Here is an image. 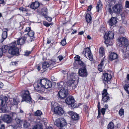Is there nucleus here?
I'll list each match as a JSON object with an SVG mask.
<instances>
[{"label": "nucleus", "instance_id": "1", "mask_svg": "<svg viewBox=\"0 0 129 129\" xmlns=\"http://www.w3.org/2000/svg\"><path fill=\"white\" fill-rule=\"evenodd\" d=\"M52 86V84L51 82L45 79L38 80L34 84L35 90L40 92H44V88H51Z\"/></svg>", "mask_w": 129, "mask_h": 129}, {"label": "nucleus", "instance_id": "2", "mask_svg": "<svg viewBox=\"0 0 129 129\" xmlns=\"http://www.w3.org/2000/svg\"><path fill=\"white\" fill-rule=\"evenodd\" d=\"M118 41L119 44L120 46H123L124 48L121 51L124 53H125L128 50L127 49L129 42L127 39L124 37H119L118 39Z\"/></svg>", "mask_w": 129, "mask_h": 129}, {"label": "nucleus", "instance_id": "3", "mask_svg": "<svg viewBox=\"0 0 129 129\" xmlns=\"http://www.w3.org/2000/svg\"><path fill=\"white\" fill-rule=\"evenodd\" d=\"M8 53L12 55L18 56L19 55V49L17 46L15 41L12 43L11 46L9 48Z\"/></svg>", "mask_w": 129, "mask_h": 129}, {"label": "nucleus", "instance_id": "4", "mask_svg": "<svg viewBox=\"0 0 129 129\" xmlns=\"http://www.w3.org/2000/svg\"><path fill=\"white\" fill-rule=\"evenodd\" d=\"M8 99L6 96L0 97V110H1L2 112L4 113L7 111L6 103Z\"/></svg>", "mask_w": 129, "mask_h": 129}, {"label": "nucleus", "instance_id": "5", "mask_svg": "<svg viewBox=\"0 0 129 129\" xmlns=\"http://www.w3.org/2000/svg\"><path fill=\"white\" fill-rule=\"evenodd\" d=\"M122 8L121 4H118L115 5L112 8H109L108 9V11L111 15H112L114 13L117 14L119 13L122 11Z\"/></svg>", "mask_w": 129, "mask_h": 129}, {"label": "nucleus", "instance_id": "6", "mask_svg": "<svg viewBox=\"0 0 129 129\" xmlns=\"http://www.w3.org/2000/svg\"><path fill=\"white\" fill-rule=\"evenodd\" d=\"M75 74L72 73L70 75V79L68 82L67 85L68 86L71 88L72 89H74L77 86V84L76 83L75 79L74 76L76 77Z\"/></svg>", "mask_w": 129, "mask_h": 129}, {"label": "nucleus", "instance_id": "7", "mask_svg": "<svg viewBox=\"0 0 129 129\" xmlns=\"http://www.w3.org/2000/svg\"><path fill=\"white\" fill-rule=\"evenodd\" d=\"M22 98V100L21 102L25 101L29 103H32V99L30 93L28 90L24 91Z\"/></svg>", "mask_w": 129, "mask_h": 129}, {"label": "nucleus", "instance_id": "8", "mask_svg": "<svg viewBox=\"0 0 129 129\" xmlns=\"http://www.w3.org/2000/svg\"><path fill=\"white\" fill-rule=\"evenodd\" d=\"M68 91L67 87L61 89L58 92V94L59 98L62 99L66 98L68 95Z\"/></svg>", "mask_w": 129, "mask_h": 129}, {"label": "nucleus", "instance_id": "9", "mask_svg": "<svg viewBox=\"0 0 129 129\" xmlns=\"http://www.w3.org/2000/svg\"><path fill=\"white\" fill-rule=\"evenodd\" d=\"M114 34L112 31H109L106 32L104 37L105 40L104 43L106 44H109V40L113 38Z\"/></svg>", "mask_w": 129, "mask_h": 129}, {"label": "nucleus", "instance_id": "10", "mask_svg": "<svg viewBox=\"0 0 129 129\" xmlns=\"http://www.w3.org/2000/svg\"><path fill=\"white\" fill-rule=\"evenodd\" d=\"M66 103L69 105H70L72 108H75L77 105L75 104V100L73 97L69 96L67 98L66 100Z\"/></svg>", "mask_w": 129, "mask_h": 129}, {"label": "nucleus", "instance_id": "11", "mask_svg": "<svg viewBox=\"0 0 129 129\" xmlns=\"http://www.w3.org/2000/svg\"><path fill=\"white\" fill-rule=\"evenodd\" d=\"M102 101L103 103L107 102L110 100V97L109 96V94L107 92L106 89H104L102 94Z\"/></svg>", "mask_w": 129, "mask_h": 129}, {"label": "nucleus", "instance_id": "12", "mask_svg": "<svg viewBox=\"0 0 129 129\" xmlns=\"http://www.w3.org/2000/svg\"><path fill=\"white\" fill-rule=\"evenodd\" d=\"M54 112L55 113L59 115H62L64 113L63 109L59 106H57L54 108Z\"/></svg>", "mask_w": 129, "mask_h": 129}, {"label": "nucleus", "instance_id": "13", "mask_svg": "<svg viewBox=\"0 0 129 129\" xmlns=\"http://www.w3.org/2000/svg\"><path fill=\"white\" fill-rule=\"evenodd\" d=\"M26 34H24V36L19 38L17 40V43L18 45H22L24 44L26 41Z\"/></svg>", "mask_w": 129, "mask_h": 129}, {"label": "nucleus", "instance_id": "14", "mask_svg": "<svg viewBox=\"0 0 129 129\" xmlns=\"http://www.w3.org/2000/svg\"><path fill=\"white\" fill-rule=\"evenodd\" d=\"M104 78L103 80L105 82H107L108 84L110 83V80L112 78V76L111 74L107 73H104L103 74Z\"/></svg>", "mask_w": 129, "mask_h": 129}, {"label": "nucleus", "instance_id": "15", "mask_svg": "<svg viewBox=\"0 0 129 129\" xmlns=\"http://www.w3.org/2000/svg\"><path fill=\"white\" fill-rule=\"evenodd\" d=\"M69 114L70 115L71 118L73 120L77 121L79 120L80 117L78 114L72 112H69Z\"/></svg>", "mask_w": 129, "mask_h": 129}, {"label": "nucleus", "instance_id": "16", "mask_svg": "<svg viewBox=\"0 0 129 129\" xmlns=\"http://www.w3.org/2000/svg\"><path fill=\"white\" fill-rule=\"evenodd\" d=\"M79 75L82 77H86L87 75L86 69H80L78 71Z\"/></svg>", "mask_w": 129, "mask_h": 129}, {"label": "nucleus", "instance_id": "17", "mask_svg": "<svg viewBox=\"0 0 129 129\" xmlns=\"http://www.w3.org/2000/svg\"><path fill=\"white\" fill-rule=\"evenodd\" d=\"M18 9L22 12L24 15L29 16L30 15V10L26 8L21 7L19 8Z\"/></svg>", "mask_w": 129, "mask_h": 129}, {"label": "nucleus", "instance_id": "18", "mask_svg": "<svg viewBox=\"0 0 129 129\" xmlns=\"http://www.w3.org/2000/svg\"><path fill=\"white\" fill-rule=\"evenodd\" d=\"M117 18L116 17H112L109 20L108 23L109 25L112 26L117 23Z\"/></svg>", "mask_w": 129, "mask_h": 129}, {"label": "nucleus", "instance_id": "19", "mask_svg": "<svg viewBox=\"0 0 129 129\" xmlns=\"http://www.w3.org/2000/svg\"><path fill=\"white\" fill-rule=\"evenodd\" d=\"M40 3L37 1L32 2L30 5V8L32 9L35 10L37 9L39 6Z\"/></svg>", "mask_w": 129, "mask_h": 129}, {"label": "nucleus", "instance_id": "20", "mask_svg": "<svg viewBox=\"0 0 129 129\" xmlns=\"http://www.w3.org/2000/svg\"><path fill=\"white\" fill-rule=\"evenodd\" d=\"M54 124L58 127H62L66 125V121H54Z\"/></svg>", "mask_w": 129, "mask_h": 129}, {"label": "nucleus", "instance_id": "21", "mask_svg": "<svg viewBox=\"0 0 129 129\" xmlns=\"http://www.w3.org/2000/svg\"><path fill=\"white\" fill-rule=\"evenodd\" d=\"M118 57V55L116 53L112 52L110 53L109 59L110 60L112 61L117 59Z\"/></svg>", "mask_w": 129, "mask_h": 129}, {"label": "nucleus", "instance_id": "22", "mask_svg": "<svg viewBox=\"0 0 129 129\" xmlns=\"http://www.w3.org/2000/svg\"><path fill=\"white\" fill-rule=\"evenodd\" d=\"M57 85L58 88L59 89H62L63 88H65V87H67L66 85V83L63 81H61L57 83Z\"/></svg>", "mask_w": 129, "mask_h": 129}, {"label": "nucleus", "instance_id": "23", "mask_svg": "<svg viewBox=\"0 0 129 129\" xmlns=\"http://www.w3.org/2000/svg\"><path fill=\"white\" fill-rule=\"evenodd\" d=\"M32 129H43L42 123L38 122L33 127Z\"/></svg>", "mask_w": 129, "mask_h": 129}, {"label": "nucleus", "instance_id": "24", "mask_svg": "<svg viewBox=\"0 0 129 129\" xmlns=\"http://www.w3.org/2000/svg\"><path fill=\"white\" fill-rule=\"evenodd\" d=\"M13 124L12 125V126L13 128H16L18 127H20L21 126V121H13Z\"/></svg>", "mask_w": 129, "mask_h": 129}, {"label": "nucleus", "instance_id": "25", "mask_svg": "<svg viewBox=\"0 0 129 129\" xmlns=\"http://www.w3.org/2000/svg\"><path fill=\"white\" fill-rule=\"evenodd\" d=\"M42 68L43 69H46V68L49 67V69H51V68L50 67L51 66L52 67L53 66L52 64H49V63L47 62H44L42 64Z\"/></svg>", "mask_w": 129, "mask_h": 129}, {"label": "nucleus", "instance_id": "26", "mask_svg": "<svg viewBox=\"0 0 129 129\" xmlns=\"http://www.w3.org/2000/svg\"><path fill=\"white\" fill-rule=\"evenodd\" d=\"M2 119L3 121H10L11 118L10 115H5L2 117Z\"/></svg>", "mask_w": 129, "mask_h": 129}, {"label": "nucleus", "instance_id": "27", "mask_svg": "<svg viewBox=\"0 0 129 129\" xmlns=\"http://www.w3.org/2000/svg\"><path fill=\"white\" fill-rule=\"evenodd\" d=\"M86 20L88 23H91V17L89 14H86L85 16Z\"/></svg>", "mask_w": 129, "mask_h": 129}, {"label": "nucleus", "instance_id": "28", "mask_svg": "<svg viewBox=\"0 0 129 129\" xmlns=\"http://www.w3.org/2000/svg\"><path fill=\"white\" fill-rule=\"evenodd\" d=\"M97 5L96 6V9H97V11L98 12H99L100 10L101 9L102 7V5L100 1H99L97 3Z\"/></svg>", "mask_w": 129, "mask_h": 129}, {"label": "nucleus", "instance_id": "29", "mask_svg": "<svg viewBox=\"0 0 129 129\" xmlns=\"http://www.w3.org/2000/svg\"><path fill=\"white\" fill-rule=\"evenodd\" d=\"M78 64L81 67L80 69H86V66L85 63L82 61H80L78 63Z\"/></svg>", "mask_w": 129, "mask_h": 129}, {"label": "nucleus", "instance_id": "30", "mask_svg": "<svg viewBox=\"0 0 129 129\" xmlns=\"http://www.w3.org/2000/svg\"><path fill=\"white\" fill-rule=\"evenodd\" d=\"M99 54L101 57H103L104 55V48L102 47H101L99 50Z\"/></svg>", "mask_w": 129, "mask_h": 129}, {"label": "nucleus", "instance_id": "31", "mask_svg": "<svg viewBox=\"0 0 129 129\" xmlns=\"http://www.w3.org/2000/svg\"><path fill=\"white\" fill-rule=\"evenodd\" d=\"M123 87L127 93H129V83L128 84H125Z\"/></svg>", "mask_w": 129, "mask_h": 129}, {"label": "nucleus", "instance_id": "32", "mask_svg": "<svg viewBox=\"0 0 129 129\" xmlns=\"http://www.w3.org/2000/svg\"><path fill=\"white\" fill-rule=\"evenodd\" d=\"M23 126L25 129H27L30 126V123L28 121H24Z\"/></svg>", "mask_w": 129, "mask_h": 129}, {"label": "nucleus", "instance_id": "33", "mask_svg": "<svg viewBox=\"0 0 129 129\" xmlns=\"http://www.w3.org/2000/svg\"><path fill=\"white\" fill-rule=\"evenodd\" d=\"M47 9L46 8H44L42 9V12H43V14L44 17L47 16Z\"/></svg>", "mask_w": 129, "mask_h": 129}, {"label": "nucleus", "instance_id": "34", "mask_svg": "<svg viewBox=\"0 0 129 129\" xmlns=\"http://www.w3.org/2000/svg\"><path fill=\"white\" fill-rule=\"evenodd\" d=\"M26 41L28 42H32L34 40V37H31L28 36L27 37L26 36Z\"/></svg>", "mask_w": 129, "mask_h": 129}, {"label": "nucleus", "instance_id": "35", "mask_svg": "<svg viewBox=\"0 0 129 129\" xmlns=\"http://www.w3.org/2000/svg\"><path fill=\"white\" fill-rule=\"evenodd\" d=\"M114 125L113 122L111 121L108 126V129H113L114 128Z\"/></svg>", "mask_w": 129, "mask_h": 129}, {"label": "nucleus", "instance_id": "36", "mask_svg": "<svg viewBox=\"0 0 129 129\" xmlns=\"http://www.w3.org/2000/svg\"><path fill=\"white\" fill-rule=\"evenodd\" d=\"M2 49V50L3 53H5L7 51L8 49V47L7 46L4 45L2 46L1 48Z\"/></svg>", "mask_w": 129, "mask_h": 129}, {"label": "nucleus", "instance_id": "37", "mask_svg": "<svg viewBox=\"0 0 129 129\" xmlns=\"http://www.w3.org/2000/svg\"><path fill=\"white\" fill-rule=\"evenodd\" d=\"M7 33H2V42H3L7 38Z\"/></svg>", "mask_w": 129, "mask_h": 129}, {"label": "nucleus", "instance_id": "38", "mask_svg": "<svg viewBox=\"0 0 129 129\" xmlns=\"http://www.w3.org/2000/svg\"><path fill=\"white\" fill-rule=\"evenodd\" d=\"M42 114L41 111L40 110H37L34 113L35 116H40Z\"/></svg>", "mask_w": 129, "mask_h": 129}, {"label": "nucleus", "instance_id": "39", "mask_svg": "<svg viewBox=\"0 0 129 129\" xmlns=\"http://www.w3.org/2000/svg\"><path fill=\"white\" fill-rule=\"evenodd\" d=\"M27 34V35L28 36L31 37H34V32L32 30H30L29 32V33H28Z\"/></svg>", "mask_w": 129, "mask_h": 129}, {"label": "nucleus", "instance_id": "40", "mask_svg": "<svg viewBox=\"0 0 129 129\" xmlns=\"http://www.w3.org/2000/svg\"><path fill=\"white\" fill-rule=\"evenodd\" d=\"M86 53H87L88 54H89L91 53L90 47H88L86 48L85 50V52L83 51V54H85Z\"/></svg>", "mask_w": 129, "mask_h": 129}, {"label": "nucleus", "instance_id": "41", "mask_svg": "<svg viewBox=\"0 0 129 129\" xmlns=\"http://www.w3.org/2000/svg\"><path fill=\"white\" fill-rule=\"evenodd\" d=\"M80 57L78 55H76L75 57L74 58V60L76 61H78V63L80 61H81L80 59Z\"/></svg>", "mask_w": 129, "mask_h": 129}, {"label": "nucleus", "instance_id": "42", "mask_svg": "<svg viewBox=\"0 0 129 129\" xmlns=\"http://www.w3.org/2000/svg\"><path fill=\"white\" fill-rule=\"evenodd\" d=\"M19 102L18 101L17 99L13 98V104L15 105H17Z\"/></svg>", "mask_w": 129, "mask_h": 129}, {"label": "nucleus", "instance_id": "43", "mask_svg": "<svg viewBox=\"0 0 129 129\" xmlns=\"http://www.w3.org/2000/svg\"><path fill=\"white\" fill-rule=\"evenodd\" d=\"M61 44L63 46L65 45L66 44V39L65 38L62 40L61 42Z\"/></svg>", "mask_w": 129, "mask_h": 129}, {"label": "nucleus", "instance_id": "44", "mask_svg": "<svg viewBox=\"0 0 129 129\" xmlns=\"http://www.w3.org/2000/svg\"><path fill=\"white\" fill-rule=\"evenodd\" d=\"M119 113L120 116H122L124 114V110L123 109H120L119 111Z\"/></svg>", "mask_w": 129, "mask_h": 129}, {"label": "nucleus", "instance_id": "45", "mask_svg": "<svg viewBox=\"0 0 129 129\" xmlns=\"http://www.w3.org/2000/svg\"><path fill=\"white\" fill-rule=\"evenodd\" d=\"M31 28L30 27H27L26 28L24 31V32H23L24 35L25 34L24 33L25 32H27V33H29V32Z\"/></svg>", "mask_w": 129, "mask_h": 129}, {"label": "nucleus", "instance_id": "46", "mask_svg": "<svg viewBox=\"0 0 129 129\" xmlns=\"http://www.w3.org/2000/svg\"><path fill=\"white\" fill-rule=\"evenodd\" d=\"M88 56L89 58V59L91 61L93 60V58L92 57V55L91 53L88 54Z\"/></svg>", "mask_w": 129, "mask_h": 129}, {"label": "nucleus", "instance_id": "47", "mask_svg": "<svg viewBox=\"0 0 129 129\" xmlns=\"http://www.w3.org/2000/svg\"><path fill=\"white\" fill-rule=\"evenodd\" d=\"M105 109L104 108H103L101 109L100 112L102 113L103 115H104L105 114Z\"/></svg>", "mask_w": 129, "mask_h": 129}, {"label": "nucleus", "instance_id": "48", "mask_svg": "<svg viewBox=\"0 0 129 129\" xmlns=\"http://www.w3.org/2000/svg\"><path fill=\"white\" fill-rule=\"evenodd\" d=\"M102 67H103L99 65L98 66V70L100 72H102L103 71V69L102 68Z\"/></svg>", "mask_w": 129, "mask_h": 129}, {"label": "nucleus", "instance_id": "49", "mask_svg": "<svg viewBox=\"0 0 129 129\" xmlns=\"http://www.w3.org/2000/svg\"><path fill=\"white\" fill-rule=\"evenodd\" d=\"M46 18V19L49 22H51L52 21V18L51 17H48L47 15L46 17H44Z\"/></svg>", "mask_w": 129, "mask_h": 129}, {"label": "nucleus", "instance_id": "50", "mask_svg": "<svg viewBox=\"0 0 129 129\" xmlns=\"http://www.w3.org/2000/svg\"><path fill=\"white\" fill-rule=\"evenodd\" d=\"M121 16L122 19H124L125 17V14L124 12H122L120 14Z\"/></svg>", "mask_w": 129, "mask_h": 129}, {"label": "nucleus", "instance_id": "51", "mask_svg": "<svg viewBox=\"0 0 129 129\" xmlns=\"http://www.w3.org/2000/svg\"><path fill=\"white\" fill-rule=\"evenodd\" d=\"M104 58L105 57L103 58L102 59L101 63L100 64H99V65H100L101 66H102L103 67L104 65Z\"/></svg>", "mask_w": 129, "mask_h": 129}, {"label": "nucleus", "instance_id": "52", "mask_svg": "<svg viewBox=\"0 0 129 129\" xmlns=\"http://www.w3.org/2000/svg\"><path fill=\"white\" fill-rule=\"evenodd\" d=\"M43 24L44 25L47 27L49 26L50 25V24L48 23L47 22H44Z\"/></svg>", "mask_w": 129, "mask_h": 129}, {"label": "nucleus", "instance_id": "53", "mask_svg": "<svg viewBox=\"0 0 129 129\" xmlns=\"http://www.w3.org/2000/svg\"><path fill=\"white\" fill-rule=\"evenodd\" d=\"M125 7L126 8H129V2L127 1L125 2Z\"/></svg>", "mask_w": 129, "mask_h": 129}, {"label": "nucleus", "instance_id": "54", "mask_svg": "<svg viewBox=\"0 0 129 129\" xmlns=\"http://www.w3.org/2000/svg\"><path fill=\"white\" fill-rule=\"evenodd\" d=\"M11 64H10L11 65L13 66H16L18 64L17 62L16 61L12 62H11Z\"/></svg>", "mask_w": 129, "mask_h": 129}, {"label": "nucleus", "instance_id": "55", "mask_svg": "<svg viewBox=\"0 0 129 129\" xmlns=\"http://www.w3.org/2000/svg\"><path fill=\"white\" fill-rule=\"evenodd\" d=\"M3 33H7V32L8 31V29L7 28H4L3 29Z\"/></svg>", "mask_w": 129, "mask_h": 129}, {"label": "nucleus", "instance_id": "56", "mask_svg": "<svg viewBox=\"0 0 129 129\" xmlns=\"http://www.w3.org/2000/svg\"><path fill=\"white\" fill-rule=\"evenodd\" d=\"M88 107L87 106H86L84 107V110L86 112H88Z\"/></svg>", "mask_w": 129, "mask_h": 129}, {"label": "nucleus", "instance_id": "57", "mask_svg": "<svg viewBox=\"0 0 129 129\" xmlns=\"http://www.w3.org/2000/svg\"><path fill=\"white\" fill-rule=\"evenodd\" d=\"M58 58L59 61H60L63 59V57L62 56H59Z\"/></svg>", "mask_w": 129, "mask_h": 129}, {"label": "nucleus", "instance_id": "58", "mask_svg": "<svg viewBox=\"0 0 129 129\" xmlns=\"http://www.w3.org/2000/svg\"><path fill=\"white\" fill-rule=\"evenodd\" d=\"M92 7V6L91 5H90L88 7L87 9V10L88 11H90Z\"/></svg>", "mask_w": 129, "mask_h": 129}, {"label": "nucleus", "instance_id": "59", "mask_svg": "<svg viewBox=\"0 0 129 129\" xmlns=\"http://www.w3.org/2000/svg\"><path fill=\"white\" fill-rule=\"evenodd\" d=\"M5 126L4 124H0V129H4Z\"/></svg>", "mask_w": 129, "mask_h": 129}, {"label": "nucleus", "instance_id": "60", "mask_svg": "<svg viewBox=\"0 0 129 129\" xmlns=\"http://www.w3.org/2000/svg\"><path fill=\"white\" fill-rule=\"evenodd\" d=\"M40 120H41V121H46L47 120V119L45 118H42L41 117V119L40 118Z\"/></svg>", "mask_w": 129, "mask_h": 129}, {"label": "nucleus", "instance_id": "61", "mask_svg": "<svg viewBox=\"0 0 129 129\" xmlns=\"http://www.w3.org/2000/svg\"><path fill=\"white\" fill-rule=\"evenodd\" d=\"M59 120V121H66L63 118L61 117L58 119V120Z\"/></svg>", "mask_w": 129, "mask_h": 129}, {"label": "nucleus", "instance_id": "62", "mask_svg": "<svg viewBox=\"0 0 129 129\" xmlns=\"http://www.w3.org/2000/svg\"><path fill=\"white\" fill-rule=\"evenodd\" d=\"M51 79L52 81H54L56 80V78L54 76H52L51 77Z\"/></svg>", "mask_w": 129, "mask_h": 129}, {"label": "nucleus", "instance_id": "63", "mask_svg": "<svg viewBox=\"0 0 129 129\" xmlns=\"http://www.w3.org/2000/svg\"><path fill=\"white\" fill-rule=\"evenodd\" d=\"M100 102H99L98 104V111H99V110H100Z\"/></svg>", "mask_w": 129, "mask_h": 129}, {"label": "nucleus", "instance_id": "64", "mask_svg": "<svg viewBox=\"0 0 129 129\" xmlns=\"http://www.w3.org/2000/svg\"><path fill=\"white\" fill-rule=\"evenodd\" d=\"M30 52L29 51L26 52H25V54H24V55L26 56H27L30 54Z\"/></svg>", "mask_w": 129, "mask_h": 129}]
</instances>
